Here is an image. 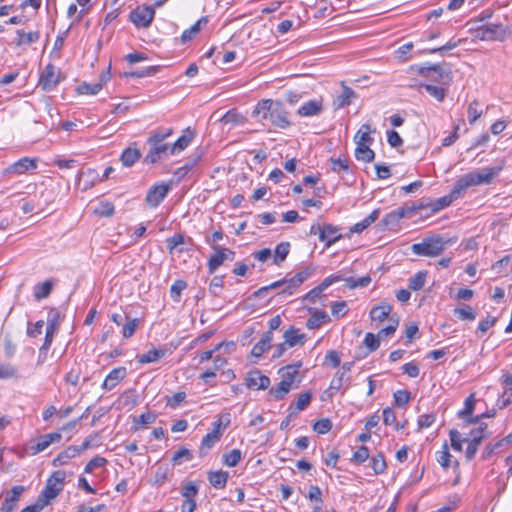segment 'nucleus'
Wrapping results in <instances>:
<instances>
[{
    "label": "nucleus",
    "mask_w": 512,
    "mask_h": 512,
    "mask_svg": "<svg viewBox=\"0 0 512 512\" xmlns=\"http://www.w3.org/2000/svg\"><path fill=\"white\" fill-rule=\"evenodd\" d=\"M252 117L263 124L269 120L273 126L280 129H287L291 125L289 113L279 100H260L252 111Z\"/></svg>",
    "instance_id": "obj_1"
},
{
    "label": "nucleus",
    "mask_w": 512,
    "mask_h": 512,
    "mask_svg": "<svg viewBox=\"0 0 512 512\" xmlns=\"http://www.w3.org/2000/svg\"><path fill=\"white\" fill-rule=\"evenodd\" d=\"M312 272V267H306L289 279L284 278L259 288L254 292L253 296L255 298H261L274 289H280L278 295H292L294 291L311 276Z\"/></svg>",
    "instance_id": "obj_2"
},
{
    "label": "nucleus",
    "mask_w": 512,
    "mask_h": 512,
    "mask_svg": "<svg viewBox=\"0 0 512 512\" xmlns=\"http://www.w3.org/2000/svg\"><path fill=\"white\" fill-rule=\"evenodd\" d=\"M501 170L502 166L485 167L477 169L459 177L455 184L457 185L462 195H464V193L470 187L482 184H491L493 180L499 175Z\"/></svg>",
    "instance_id": "obj_3"
},
{
    "label": "nucleus",
    "mask_w": 512,
    "mask_h": 512,
    "mask_svg": "<svg viewBox=\"0 0 512 512\" xmlns=\"http://www.w3.org/2000/svg\"><path fill=\"white\" fill-rule=\"evenodd\" d=\"M453 243L452 239H444L441 236L427 237L420 243H414L411 251L418 256L437 257L445 248Z\"/></svg>",
    "instance_id": "obj_4"
},
{
    "label": "nucleus",
    "mask_w": 512,
    "mask_h": 512,
    "mask_svg": "<svg viewBox=\"0 0 512 512\" xmlns=\"http://www.w3.org/2000/svg\"><path fill=\"white\" fill-rule=\"evenodd\" d=\"M417 73L428 80L442 86H449L452 82V70L447 65L431 64L417 67Z\"/></svg>",
    "instance_id": "obj_5"
},
{
    "label": "nucleus",
    "mask_w": 512,
    "mask_h": 512,
    "mask_svg": "<svg viewBox=\"0 0 512 512\" xmlns=\"http://www.w3.org/2000/svg\"><path fill=\"white\" fill-rule=\"evenodd\" d=\"M475 37L482 41H504L510 34L508 26L501 23H485L478 26L475 31Z\"/></svg>",
    "instance_id": "obj_6"
},
{
    "label": "nucleus",
    "mask_w": 512,
    "mask_h": 512,
    "mask_svg": "<svg viewBox=\"0 0 512 512\" xmlns=\"http://www.w3.org/2000/svg\"><path fill=\"white\" fill-rule=\"evenodd\" d=\"M147 145L149 149L143 159L145 164H155L171 154V145L168 143L147 140Z\"/></svg>",
    "instance_id": "obj_7"
},
{
    "label": "nucleus",
    "mask_w": 512,
    "mask_h": 512,
    "mask_svg": "<svg viewBox=\"0 0 512 512\" xmlns=\"http://www.w3.org/2000/svg\"><path fill=\"white\" fill-rule=\"evenodd\" d=\"M155 10L152 6L140 5L129 14L130 21L138 28H147L152 23Z\"/></svg>",
    "instance_id": "obj_8"
},
{
    "label": "nucleus",
    "mask_w": 512,
    "mask_h": 512,
    "mask_svg": "<svg viewBox=\"0 0 512 512\" xmlns=\"http://www.w3.org/2000/svg\"><path fill=\"white\" fill-rule=\"evenodd\" d=\"M61 71L53 64L45 66L41 72L38 85L44 91H52L61 81Z\"/></svg>",
    "instance_id": "obj_9"
},
{
    "label": "nucleus",
    "mask_w": 512,
    "mask_h": 512,
    "mask_svg": "<svg viewBox=\"0 0 512 512\" xmlns=\"http://www.w3.org/2000/svg\"><path fill=\"white\" fill-rule=\"evenodd\" d=\"M214 254L210 256L207 267L209 273H214L226 260H233L235 252L229 248L213 245Z\"/></svg>",
    "instance_id": "obj_10"
},
{
    "label": "nucleus",
    "mask_w": 512,
    "mask_h": 512,
    "mask_svg": "<svg viewBox=\"0 0 512 512\" xmlns=\"http://www.w3.org/2000/svg\"><path fill=\"white\" fill-rule=\"evenodd\" d=\"M453 456L449 452V447L447 442H445L442 445V449L437 452V462L442 466L444 469H448L449 467H452L456 477L453 481V485H457L460 480V471H459V462L455 459L452 460Z\"/></svg>",
    "instance_id": "obj_11"
},
{
    "label": "nucleus",
    "mask_w": 512,
    "mask_h": 512,
    "mask_svg": "<svg viewBox=\"0 0 512 512\" xmlns=\"http://www.w3.org/2000/svg\"><path fill=\"white\" fill-rule=\"evenodd\" d=\"M169 185L159 183L151 187L146 195V202L150 207H157L169 192Z\"/></svg>",
    "instance_id": "obj_12"
},
{
    "label": "nucleus",
    "mask_w": 512,
    "mask_h": 512,
    "mask_svg": "<svg viewBox=\"0 0 512 512\" xmlns=\"http://www.w3.org/2000/svg\"><path fill=\"white\" fill-rule=\"evenodd\" d=\"M24 486L17 485L13 486L10 492H7L4 498V501L1 504L2 512H13L17 506V502L20 499V496L24 492Z\"/></svg>",
    "instance_id": "obj_13"
},
{
    "label": "nucleus",
    "mask_w": 512,
    "mask_h": 512,
    "mask_svg": "<svg viewBox=\"0 0 512 512\" xmlns=\"http://www.w3.org/2000/svg\"><path fill=\"white\" fill-rule=\"evenodd\" d=\"M246 385L249 389L265 390L270 385V379L259 370L250 371L246 376Z\"/></svg>",
    "instance_id": "obj_14"
},
{
    "label": "nucleus",
    "mask_w": 512,
    "mask_h": 512,
    "mask_svg": "<svg viewBox=\"0 0 512 512\" xmlns=\"http://www.w3.org/2000/svg\"><path fill=\"white\" fill-rule=\"evenodd\" d=\"M110 73L107 71L106 73H102L99 77V81L95 83H87L83 82L77 87V92L79 94L85 95H96L103 87V85L109 80Z\"/></svg>",
    "instance_id": "obj_15"
},
{
    "label": "nucleus",
    "mask_w": 512,
    "mask_h": 512,
    "mask_svg": "<svg viewBox=\"0 0 512 512\" xmlns=\"http://www.w3.org/2000/svg\"><path fill=\"white\" fill-rule=\"evenodd\" d=\"M58 318L59 314L56 310L52 309L48 313L47 319V327H46V335L45 340L42 346V349H48L53 341V336L56 330L58 329Z\"/></svg>",
    "instance_id": "obj_16"
},
{
    "label": "nucleus",
    "mask_w": 512,
    "mask_h": 512,
    "mask_svg": "<svg viewBox=\"0 0 512 512\" xmlns=\"http://www.w3.org/2000/svg\"><path fill=\"white\" fill-rule=\"evenodd\" d=\"M462 196H463L462 193L460 192L457 185L455 184L453 189L451 190L450 194L436 199L434 202H432L430 204V208L433 212H438V211L450 206L454 200H457Z\"/></svg>",
    "instance_id": "obj_17"
},
{
    "label": "nucleus",
    "mask_w": 512,
    "mask_h": 512,
    "mask_svg": "<svg viewBox=\"0 0 512 512\" xmlns=\"http://www.w3.org/2000/svg\"><path fill=\"white\" fill-rule=\"evenodd\" d=\"M126 375L127 369L125 367L114 368L104 379L102 388L107 391L112 390L126 377Z\"/></svg>",
    "instance_id": "obj_18"
},
{
    "label": "nucleus",
    "mask_w": 512,
    "mask_h": 512,
    "mask_svg": "<svg viewBox=\"0 0 512 512\" xmlns=\"http://www.w3.org/2000/svg\"><path fill=\"white\" fill-rule=\"evenodd\" d=\"M308 311L310 312L311 316L306 322V327L310 330L318 329L323 324L330 321L329 315L323 310L308 308Z\"/></svg>",
    "instance_id": "obj_19"
},
{
    "label": "nucleus",
    "mask_w": 512,
    "mask_h": 512,
    "mask_svg": "<svg viewBox=\"0 0 512 512\" xmlns=\"http://www.w3.org/2000/svg\"><path fill=\"white\" fill-rule=\"evenodd\" d=\"M302 366V362L299 361L295 364H290L285 367H282L278 373L281 375V380L289 382V385L293 388L294 384L296 383L295 387L298 386L300 383V380H296V377L298 375L299 369Z\"/></svg>",
    "instance_id": "obj_20"
},
{
    "label": "nucleus",
    "mask_w": 512,
    "mask_h": 512,
    "mask_svg": "<svg viewBox=\"0 0 512 512\" xmlns=\"http://www.w3.org/2000/svg\"><path fill=\"white\" fill-rule=\"evenodd\" d=\"M323 103L322 100L319 99H313L309 100L308 102H305L302 104L298 110V115L302 117H312L317 116L322 113L323 111Z\"/></svg>",
    "instance_id": "obj_21"
},
{
    "label": "nucleus",
    "mask_w": 512,
    "mask_h": 512,
    "mask_svg": "<svg viewBox=\"0 0 512 512\" xmlns=\"http://www.w3.org/2000/svg\"><path fill=\"white\" fill-rule=\"evenodd\" d=\"M342 235L339 233V229L332 224H324L320 230L319 240L325 242L326 247H330L332 244L341 239Z\"/></svg>",
    "instance_id": "obj_22"
},
{
    "label": "nucleus",
    "mask_w": 512,
    "mask_h": 512,
    "mask_svg": "<svg viewBox=\"0 0 512 512\" xmlns=\"http://www.w3.org/2000/svg\"><path fill=\"white\" fill-rule=\"evenodd\" d=\"M62 435L59 432H53L41 435L34 447H32L33 454L40 453L47 449L52 443L60 442Z\"/></svg>",
    "instance_id": "obj_23"
},
{
    "label": "nucleus",
    "mask_w": 512,
    "mask_h": 512,
    "mask_svg": "<svg viewBox=\"0 0 512 512\" xmlns=\"http://www.w3.org/2000/svg\"><path fill=\"white\" fill-rule=\"evenodd\" d=\"M195 132L187 127L183 134L171 145V154H177L183 151L193 140Z\"/></svg>",
    "instance_id": "obj_24"
},
{
    "label": "nucleus",
    "mask_w": 512,
    "mask_h": 512,
    "mask_svg": "<svg viewBox=\"0 0 512 512\" xmlns=\"http://www.w3.org/2000/svg\"><path fill=\"white\" fill-rule=\"evenodd\" d=\"M392 306L387 302H381L370 311V318L373 322H383L390 317Z\"/></svg>",
    "instance_id": "obj_25"
},
{
    "label": "nucleus",
    "mask_w": 512,
    "mask_h": 512,
    "mask_svg": "<svg viewBox=\"0 0 512 512\" xmlns=\"http://www.w3.org/2000/svg\"><path fill=\"white\" fill-rule=\"evenodd\" d=\"M343 91L334 99V106L336 109H342L351 104L352 100L356 98V93L348 86L341 83Z\"/></svg>",
    "instance_id": "obj_26"
},
{
    "label": "nucleus",
    "mask_w": 512,
    "mask_h": 512,
    "mask_svg": "<svg viewBox=\"0 0 512 512\" xmlns=\"http://www.w3.org/2000/svg\"><path fill=\"white\" fill-rule=\"evenodd\" d=\"M36 168V163L34 160L28 158V157H24V158H21L20 160H18L17 162L13 163L12 165H10L7 169L8 172L10 173H13V174H24L26 171L30 170V169H35Z\"/></svg>",
    "instance_id": "obj_27"
},
{
    "label": "nucleus",
    "mask_w": 512,
    "mask_h": 512,
    "mask_svg": "<svg viewBox=\"0 0 512 512\" xmlns=\"http://www.w3.org/2000/svg\"><path fill=\"white\" fill-rule=\"evenodd\" d=\"M283 338L289 347H294L298 344H304L306 336L304 333H300L299 329L290 327L285 331Z\"/></svg>",
    "instance_id": "obj_28"
},
{
    "label": "nucleus",
    "mask_w": 512,
    "mask_h": 512,
    "mask_svg": "<svg viewBox=\"0 0 512 512\" xmlns=\"http://www.w3.org/2000/svg\"><path fill=\"white\" fill-rule=\"evenodd\" d=\"M273 340V334L271 331L265 332L261 339L253 346L251 354L255 357H260L262 354L270 348Z\"/></svg>",
    "instance_id": "obj_29"
},
{
    "label": "nucleus",
    "mask_w": 512,
    "mask_h": 512,
    "mask_svg": "<svg viewBox=\"0 0 512 512\" xmlns=\"http://www.w3.org/2000/svg\"><path fill=\"white\" fill-rule=\"evenodd\" d=\"M78 455L79 450H77L76 445H71L57 455V457L52 461V465L54 467L65 465L70 459H73Z\"/></svg>",
    "instance_id": "obj_30"
},
{
    "label": "nucleus",
    "mask_w": 512,
    "mask_h": 512,
    "mask_svg": "<svg viewBox=\"0 0 512 512\" xmlns=\"http://www.w3.org/2000/svg\"><path fill=\"white\" fill-rule=\"evenodd\" d=\"M349 381V377L344 372L337 371L331 380L329 388L324 392L328 397H333L335 392L339 391L345 383Z\"/></svg>",
    "instance_id": "obj_31"
},
{
    "label": "nucleus",
    "mask_w": 512,
    "mask_h": 512,
    "mask_svg": "<svg viewBox=\"0 0 512 512\" xmlns=\"http://www.w3.org/2000/svg\"><path fill=\"white\" fill-rule=\"evenodd\" d=\"M405 215H406V210L404 208H398V209L388 213L381 220V223L383 224V226H385L389 229H394L398 225L399 221L405 217Z\"/></svg>",
    "instance_id": "obj_32"
},
{
    "label": "nucleus",
    "mask_w": 512,
    "mask_h": 512,
    "mask_svg": "<svg viewBox=\"0 0 512 512\" xmlns=\"http://www.w3.org/2000/svg\"><path fill=\"white\" fill-rule=\"evenodd\" d=\"M208 23L207 17H201L195 24H193L189 29L183 31L181 35V40L183 43H186L192 40L203 27H205Z\"/></svg>",
    "instance_id": "obj_33"
},
{
    "label": "nucleus",
    "mask_w": 512,
    "mask_h": 512,
    "mask_svg": "<svg viewBox=\"0 0 512 512\" xmlns=\"http://www.w3.org/2000/svg\"><path fill=\"white\" fill-rule=\"evenodd\" d=\"M221 432L219 430H213L209 433H207L201 442L200 446V455H205L208 450H210L216 442L220 440Z\"/></svg>",
    "instance_id": "obj_34"
},
{
    "label": "nucleus",
    "mask_w": 512,
    "mask_h": 512,
    "mask_svg": "<svg viewBox=\"0 0 512 512\" xmlns=\"http://www.w3.org/2000/svg\"><path fill=\"white\" fill-rule=\"evenodd\" d=\"M228 477V472L223 470L208 472V480L216 489H223L226 486Z\"/></svg>",
    "instance_id": "obj_35"
},
{
    "label": "nucleus",
    "mask_w": 512,
    "mask_h": 512,
    "mask_svg": "<svg viewBox=\"0 0 512 512\" xmlns=\"http://www.w3.org/2000/svg\"><path fill=\"white\" fill-rule=\"evenodd\" d=\"M141 157V152L137 148H126L120 157V160L125 167L133 166Z\"/></svg>",
    "instance_id": "obj_36"
},
{
    "label": "nucleus",
    "mask_w": 512,
    "mask_h": 512,
    "mask_svg": "<svg viewBox=\"0 0 512 512\" xmlns=\"http://www.w3.org/2000/svg\"><path fill=\"white\" fill-rule=\"evenodd\" d=\"M355 157L359 161L369 163L374 160L375 153L369 148V144L358 143L356 144Z\"/></svg>",
    "instance_id": "obj_37"
},
{
    "label": "nucleus",
    "mask_w": 512,
    "mask_h": 512,
    "mask_svg": "<svg viewBox=\"0 0 512 512\" xmlns=\"http://www.w3.org/2000/svg\"><path fill=\"white\" fill-rule=\"evenodd\" d=\"M380 215V209L373 210L367 217H365L362 221L356 223L351 228V232L353 233H361L367 227H369L372 223H374Z\"/></svg>",
    "instance_id": "obj_38"
},
{
    "label": "nucleus",
    "mask_w": 512,
    "mask_h": 512,
    "mask_svg": "<svg viewBox=\"0 0 512 512\" xmlns=\"http://www.w3.org/2000/svg\"><path fill=\"white\" fill-rule=\"evenodd\" d=\"M372 132H375V130H372L369 124H363L354 137L355 143L372 144L374 141L370 136Z\"/></svg>",
    "instance_id": "obj_39"
},
{
    "label": "nucleus",
    "mask_w": 512,
    "mask_h": 512,
    "mask_svg": "<svg viewBox=\"0 0 512 512\" xmlns=\"http://www.w3.org/2000/svg\"><path fill=\"white\" fill-rule=\"evenodd\" d=\"M174 133L171 127H159L150 132L147 140L156 142H165V140Z\"/></svg>",
    "instance_id": "obj_40"
},
{
    "label": "nucleus",
    "mask_w": 512,
    "mask_h": 512,
    "mask_svg": "<svg viewBox=\"0 0 512 512\" xmlns=\"http://www.w3.org/2000/svg\"><path fill=\"white\" fill-rule=\"evenodd\" d=\"M62 490L61 487H57L56 484L50 483L47 481L46 486L44 487L43 491L41 492L39 500H45L47 501V504L50 502V500L56 498L60 491Z\"/></svg>",
    "instance_id": "obj_41"
},
{
    "label": "nucleus",
    "mask_w": 512,
    "mask_h": 512,
    "mask_svg": "<svg viewBox=\"0 0 512 512\" xmlns=\"http://www.w3.org/2000/svg\"><path fill=\"white\" fill-rule=\"evenodd\" d=\"M53 284L50 280H46L43 283H38L34 287V298L41 300L49 296L52 291Z\"/></svg>",
    "instance_id": "obj_42"
},
{
    "label": "nucleus",
    "mask_w": 512,
    "mask_h": 512,
    "mask_svg": "<svg viewBox=\"0 0 512 512\" xmlns=\"http://www.w3.org/2000/svg\"><path fill=\"white\" fill-rule=\"evenodd\" d=\"M221 121L224 124L242 125L246 122V118L236 110L232 109L225 113L221 118Z\"/></svg>",
    "instance_id": "obj_43"
},
{
    "label": "nucleus",
    "mask_w": 512,
    "mask_h": 512,
    "mask_svg": "<svg viewBox=\"0 0 512 512\" xmlns=\"http://www.w3.org/2000/svg\"><path fill=\"white\" fill-rule=\"evenodd\" d=\"M290 251V243L289 242H281L275 248V254L273 258V262L276 265L282 263L286 257L288 256Z\"/></svg>",
    "instance_id": "obj_44"
},
{
    "label": "nucleus",
    "mask_w": 512,
    "mask_h": 512,
    "mask_svg": "<svg viewBox=\"0 0 512 512\" xmlns=\"http://www.w3.org/2000/svg\"><path fill=\"white\" fill-rule=\"evenodd\" d=\"M165 355L164 350L151 349L148 352L138 356V362L142 364L153 363Z\"/></svg>",
    "instance_id": "obj_45"
},
{
    "label": "nucleus",
    "mask_w": 512,
    "mask_h": 512,
    "mask_svg": "<svg viewBox=\"0 0 512 512\" xmlns=\"http://www.w3.org/2000/svg\"><path fill=\"white\" fill-rule=\"evenodd\" d=\"M291 389L292 387L289 385V382L281 380L277 386L270 389L269 394L272 395L276 400H280L283 399Z\"/></svg>",
    "instance_id": "obj_46"
},
{
    "label": "nucleus",
    "mask_w": 512,
    "mask_h": 512,
    "mask_svg": "<svg viewBox=\"0 0 512 512\" xmlns=\"http://www.w3.org/2000/svg\"><path fill=\"white\" fill-rule=\"evenodd\" d=\"M18 40L17 45H28L36 42L40 34L38 31L24 32L23 30L17 31Z\"/></svg>",
    "instance_id": "obj_47"
},
{
    "label": "nucleus",
    "mask_w": 512,
    "mask_h": 512,
    "mask_svg": "<svg viewBox=\"0 0 512 512\" xmlns=\"http://www.w3.org/2000/svg\"><path fill=\"white\" fill-rule=\"evenodd\" d=\"M423 87L425 88L426 92L429 95L434 97L439 102H442L447 94L446 88H444L442 85L435 86V85H431V84H426V85H423Z\"/></svg>",
    "instance_id": "obj_48"
},
{
    "label": "nucleus",
    "mask_w": 512,
    "mask_h": 512,
    "mask_svg": "<svg viewBox=\"0 0 512 512\" xmlns=\"http://www.w3.org/2000/svg\"><path fill=\"white\" fill-rule=\"evenodd\" d=\"M242 453L239 449H233L222 457L223 463L229 467H235L241 460Z\"/></svg>",
    "instance_id": "obj_49"
},
{
    "label": "nucleus",
    "mask_w": 512,
    "mask_h": 512,
    "mask_svg": "<svg viewBox=\"0 0 512 512\" xmlns=\"http://www.w3.org/2000/svg\"><path fill=\"white\" fill-rule=\"evenodd\" d=\"M427 272L419 271L409 280V288L413 291L422 289L425 285Z\"/></svg>",
    "instance_id": "obj_50"
},
{
    "label": "nucleus",
    "mask_w": 512,
    "mask_h": 512,
    "mask_svg": "<svg viewBox=\"0 0 512 512\" xmlns=\"http://www.w3.org/2000/svg\"><path fill=\"white\" fill-rule=\"evenodd\" d=\"M372 279L370 275H365L361 278L354 279L352 277L346 278V287L349 289H355L359 287H366L371 283Z\"/></svg>",
    "instance_id": "obj_51"
},
{
    "label": "nucleus",
    "mask_w": 512,
    "mask_h": 512,
    "mask_svg": "<svg viewBox=\"0 0 512 512\" xmlns=\"http://www.w3.org/2000/svg\"><path fill=\"white\" fill-rule=\"evenodd\" d=\"M398 324H399L398 317H396L395 315H391L389 317V325L386 326L385 328L381 329L378 332V337H380V339H382L383 337L393 335L398 327Z\"/></svg>",
    "instance_id": "obj_52"
},
{
    "label": "nucleus",
    "mask_w": 512,
    "mask_h": 512,
    "mask_svg": "<svg viewBox=\"0 0 512 512\" xmlns=\"http://www.w3.org/2000/svg\"><path fill=\"white\" fill-rule=\"evenodd\" d=\"M454 315H456L460 320L463 321H474L476 319V312L470 306H465L463 308H455Z\"/></svg>",
    "instance_id": "obj_53"
},
{
    "label": "nucleus",
    "mask_w": 512,
    "mask_h": 512,
    "mask_svg": "<svg viewBox=\"0 0 512 512\" xmlns=\"http://www.w3.org/2000/svg\"><path fill=\"white\" fill-rule=\"evenodd\" d=\"M331 169L335 173H348L350 172L349 161L347 159H331Z\"/></svg>",
    "instance_id": "obj_54"
},
{
    "label": "nucleus",
    "mask_w": 512,
    "mask_h": 512,
    "mask_svg": "<svg viewBox=\"0 0 512 512\" xmlns=\"http://www.w3.org/2000/svg\"><path fill=\"white\" fill-rule=\"evenodd\" d=\"M187 288V284L184 280H176L170 288V296L175 302L180 301L182 291Z\"/></svg>",
    "instance_id": "obj_55"
},
{
    "label": "nucleus",
    "mask_w": 512,
    "mask_h": 512,
    "mask_svg": "<svg viewBox=\"0 0 512 512\" xmlns=\"http://www.w3.org/2000/svg\"><path fill=\"white\" fill-rule=\"evenodd\" d=\"M386 461L382 454L374 455L371 459V468L375 472V474H382L386 469Z\"/></svg>",
    "instance_id": "obj_56"
},
{
    "label": "nucleus",
    "mask_w": 512,
    "mask_h": 512,
    "mask_svg": "<svg viewBox=\"0 0 512 512\" xmlns=\"http://www.w3.org/2000/svg\"><path fill=\"white\" fill-rule=\"evenodd\" d=\"M449 436L451 441V447L459 452L462 450V443L468 441V438L462 439L460 432L456 429H451L449 432Z\"/></svg>",
    "instance_id": "obj_57"
},
{
    "label": "nucleus",
    "mask_w": 512,
    "mask_h": 512,
    "mask_svg": "<svg viewBox=\"0 0 512 512\" xmlns=\"http://www.w3.org/2000/svg\"><path fill=\"white\" fill-rule=\"evenodd\" d=\"M193 458V455L191 453V451L185 447H182L181 449H179L178 451H176L172 457V463L174 465H179L181 464L182 460H185V461H190L192 460Z\"/></svg>",
    "instance_id": "obj_58"
},
{
    "label": "nucleus",
    "mask_w": 512,
    "mask_h": 512,
    "mask_svg": "<svg viewBox=\"0 0 512 512\" xmlns=\"http://www.w3.org/2000/svg\"><path fill=\"white\" fill-rule=\"evenodd\" d=\"M199 491L198 486L194 482H188L181 488V495L185 499H195Z\"/></svg>",
    "instance_id": "obj_59"
},
{
    "label": "nucleus",
    "mask_w": 512,
    "mask_h": 512,
    "mask_svg": "<svg viewBox=\"0 0 512 512\" xmlns=\"http://www.w3.org/2000/svg\"><path fill=\"white\" fill-rule=\"evenodd\" d=\"M115 208L114 205L110 202H101L97 208H95L94 213L101 217H110L114 214Z\"/></svg>",
    "instance_id": "obj_60"
},
{
    "label": "nucleus",
    "mask_w": 512,
    "mask_h": 512,
    "mask_svg": "<svg viewBox=\"0 0 512 512\" xmlns=\"http://www.w3.org/2000/svg\"><path fill=\"white\" fill-rule=\"evenodd\" d=\"M139 321L137 318L128 319V321L123 325L122 335L124 338H130L136 331L138 327Z\"/></svg>",
    "instance_id": "obj_61"
},
{
    "label": "nucleus",
    "mask_w": 512,
    "mask_h": 512,
    "mask_svg": "<svg viewBox=\"0 0 512 512\" xmlns=\"http://www.w3.org/2000/svg\"><path fill=\"white\" fill-rule=\"evenodd\" d=\"M332 428V422L328 418H323L316 421L313 425V429L318 434H326Z\"/></svg>",
    "instance_id": "obj_62"
},
{
    "label": "nucleus",
    "mask_w": 512,
    "mask_h": 512,
    "mask_svg": "<svg viewBox=\"0 0 512 512\" xmlns=\"http://www.w3.org/2000/svg\"><path fill=\"white\" fill-rule=\"evenodd\" d=\"M478 101H472L468 106V120L470 124H474L481 117L482 111L478 109Z\"/></svg>",
    "instance_id": "obj_63"
},
{
    "label": "nucleus",
    "mask_w": 512,
    "mask_h": 512,
    "mask_svg": "<svg viewBox=\"0 0 512 512\" xmlns=\"http://www.w3.org/2000/svg\"><path fill=\"white\" fill-rule=\"evenodd\" d=\"M348 308L345 301H336L331 304V313L335 317H343L347 314Z\"/></svg>",
    "instance_id": "obj_64"
}]
</instances>
